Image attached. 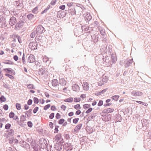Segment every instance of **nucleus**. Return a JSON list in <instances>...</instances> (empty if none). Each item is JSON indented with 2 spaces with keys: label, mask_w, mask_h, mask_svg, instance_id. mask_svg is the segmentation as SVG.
<instances>
[{
  "label": "nucleus",
  "mask_w": 151,
  "mask_h": 151,
  "mask_svg": "<svg viewBox=\"0 0 151 151\" xmlns=\"http://www.w3.org/2000/svg\"><path fill=\"white\" fill-rule=\"evenodd\" d=\"M40 150L46 148L47 145V140L44 138H42L39 139V141Z\"/></svg>",
  "instance_id": "nucleus-1"
},
{
  "label": "nucleus",
  "mask_w": 151,
  "mask_h": 151,
  "mask_svg": "<svg viewBox=\"0 0 151 151\" xmlns=\"http://www.w3.org/2000/svg\"><path fill=\"white\" fill-rule=\"evenodd\" d=\"M45 31V28L41 25H38L36 29V33L37 35L44 33Z\"/></svg>",
  "instance_id": "nucleus-2"
},
{
  "label": "nucleus",
  "mask_w": 151,
  "mask_h": 151,
  "mask_svg": "<svg viewBox=\"0 0 151 151\" xmlns=\"http://www.w3.org/2000/svg\"><path fill=\"white\" fill-rule=\"evenodd\" d=\"M31 145L35 151H41L40 145H38L35 140L31 143Z\"/></svg>",
  "instance_id": "nucleus-3"
},
{
  "label": "nucleus",
  "mask_w": 151,
  "mask_h": 151,
  "mask_svg": "<svg viewBox=\"0 0 151 151\" xmlns=\"http://www.w3.org/2000/svg\"><path fill=\"white\" fill-rule=\"evenodd\" d=\"M133 59H130L128 58L125 60L124 62V66L125 68H127L131 65L133 62Z\"/></svg>",
  "instance_id": "nucleus-4"
},
{
  "label": "nucleus",
  "mask_w": 151,
  "mask_h": 151,
  "mask_svg": "<svg viewBox=\"0 0 151 151\" xmlns=\"http://www.w3.org/2000/svg\"><path fill=\"white\" fill-rule=\"evenodd\" d=\"M24 22L22 20H20L15 25V29L16 30H19L20 28H22L24 25Z\"/></svg>",
  "instance_id": "nucleus-5"
},
{
  "label": "nucleus",
  "mask_w": 151,
  "mask_h": 151,
  "mask_svg": "<svg viewBox=\"0 0 151 151\" xmlns=\"http://www.w3.org/2000/svg\"><path fill=\"white\" fill-rule=\"evenodd\" d=\"M66 10H60L57 12V16L58 17L60 18H63L65 17L66 14Z\"/></svg>",
  "instance_id": "nucleus-6"
},
{
  "label": "nucleus",
  "mask_w": 151,
  "mask_h": 151,
  "mask_svg": "<svg viewBox=\"0 0 151 151\" xmlns=\"http://www.w3.org/2000/svg\"><path fill=\"white\" fill-rule=\"evenodd\" d=\"M19 143L20 146L25 149L28 150L30 148L29 144L24 140L20 141Z\"/></svg>",
  "instance_id": "nucleus-7"
},
{
  "label": "nucleus",
  "mask_w": 151,
  "mask_h": 151,
  "mask_svg": "<svg viewBox=\"0 0 151 151\" xmlns=\"http://www.w3.org/2000/svg\"><path fill=\"white\" fill-rule=\"evenodd\" d=\"M38 45V43L35 42H31L29 45V47L32 49V50H34L37 49V46Z\"/></svg>",
  "instance_id": "nucleus-8"
},
{
  "label": "nucleus",
  "mask_w": 151,
  "mask_h": 151,
  "mask_svg": "<svg viewBox=\"0 0 151 151\" xmlns=\"http://www.w3.org/2000/svg\"><path fill=\"white\" fill-rule=\"evenodd\" d=\"M63 147L64 149L66 151H70L73 149L72 146L70 143L65 144L63 145Z\"/></svg>",
  "instance_id": "nucleus-9"
},
{
  "label": "nucleus",
  "mask_w": 151,
  "mask_h": 151,
  "mask_svg": "<svg viewBox=\"0 0 151 151\" xmlns=\"http://www.w3.org/2000/svg\"><path fill=\"white\" fill-rule=\"evenodd\" d=\"M17 22L16 18L12 16L10 18L9 22V24L11 26H12L14 25Z\"/></svg>",
  "instance_id": "nucleus-10"
},
{
  "label": "nucleus",
  "mask_w": 151,
  "mask_h": 151,
  "mask_svg": "<svg viewBox=\"0 0 151 151\" xmlns=\"http://www.w3.org/2000/svg\"><path fill=\"white\" fill-rule=\"evenodd\" d=\"M27 61L29 63H33L35 61V57L32 54H30L28 57Z\"/></svg>",
  "instance_id": "nucleus-11"
},
{
  "label": "nucleus",
  "mask_w": 151,
  "mask_h": 151,
  "mask_svg": "<svg viewBox=\"0 0 151 151\" xmlns=\"http://www.w3.org/2000/svg\"><path fill=\"white\" fill-rule=\"evenodd\" d=\"M63 145L61 144H59L58 143H57L56 144H55V147L56 150L60 151L63 147Z\"/></svg>",
  "instance_id": "nucleus-12"
},
{
  "label": "nucleus",
  "mask_w": 151,
  "mask_h": 151,
  "mask_svg": "<svg viewBox=\"0 0 151 151\" xmlns=\"http://www.w3.org/2000/svg\"><path fill=\"white\" fill-rule=\"evenodd\" d=\"M114 110V109H111L110 108L105 109L103 110L102 113L104 114H108L109 113H111L113 112Z\"/></svg>",
  "instance_id": "nucleus-13"
},
{
  "label": "nucleus",
  "mask_w": 151,
  "mask_h": 151,
  "mask_svg": "<svg viewBox=\"0 0 151 151\" xmlns=\"http://www.w3.org/2000/svg\"><path fill=\"white\" fill-rule=\"evenodd\" d=\"M114 120L116 122H121L122 119L121 115L119 114H117L114 116Z\"/></svg>",
  "instance_id": "nucleus-14"
},
{
  "label": "nucleus",
  "mask_w": 151,
  "mask_h": 151,
  "mask_svg": "<svg viewBox=\"0 0 151 151\" xmlns=\"http://www.w3.org/2000/svg\"><path fill=\"white\" fill-rule=\"evenodd\" d=\"M143 93L140 91H132L131 93V94L134 96H139L143 95Z\"/></svg>",
  "instance_id": "nucleus-15"
},
{
  "label": "nucleus",
  "mask_w": 151,
  "mask_h": 151,
  "mask_svg": "<svg viewBox=\"0 0 151 151\" xmlns=\"http://www.w3.org/2000/svg\"><path fill=\"white\" fill-rule=\"evenodd\" d=\"M85 19L86 22H89L92 19V17L90 13H87L85 15Z\"/></svg>",
  "instance_id": "nucleus-16"
},
{
  "label": "nucleus",
  "mask_w": 151,
  "mask_h": 151,
  "mask_svg": "<svg viewBox=\"0 0 151 151\" xmlns=\"http://www.w3.org/2000/svg\"><path fill=\"white\" fill-rule=\"evenodd\" d=\"M45 38L43 36L41 35L38 36L37 35L36 36L35 38V40L36 41L37 40V41H40L41 42H42L43 40Z\"/></svg>",
  "instance_id": "nucleus-17"
},
{
  "label": "nucleus",
  "mask_w": 151,
  "mask_h": 151,
  "mask_svg": "<svg viewBox=\"0 0 151 151\" xmlns=\"http://www.w3.org/2000/svg\"><path fill=\"white\" fill-rule=\"evenodd\" d=\"M99 34H95L94 35H93V37H92V39L93 40V42H97L99 40L98 39L99 38Z\"/></svg>",
  "instance_id": "nucleus-18"
},
{
  "label": "nucleus",
  "mask_w": 151,
  "mask_h": 151,
  "mask_svg": "<svg viewBox=\"0 0 151 151\" xmlns=\"http://www.w3.org/2000/svg\"><path fill=\"white\" fill-rule=\"evenodd\" d=\"M72 89L73 91H76L79 90V87L77 84H73L72 86Z\"/></svg>",
  "instance_id": "nucleus-19"
},
{
  "label": "nucleus",
  "mask_w": 151,
  "mask_h": 151,
  "mask_svg": "<svg viewBox=\"0 0 151 151\" xmlns=\"http://www.w3.org/2000/svg\"><path fill=\"white\" fill-rule=\"evenodd\" d=\"M143 122L142 120H141L143 126L147 127L150 122V120L146 119H143Z\"/></svg>",
  "instance_id": "nucleus-20"
},
{
  "label": "nucleus",
  "mask_w": 151,
  "mask_h": 151,
  "mask_svg": "<svg viewBox=\"0 0 151 151\" xmlns=\"http://www.w3.org/2000/svg\"><path fill=\"white\" fill-rule=\"evenodd\" d=\"M69 12L72 15H76V11L74 6L71 8H70L69 9Z\"/></svg>",
  "instance_id": "nucleus-21"
},
{
  "label": "nucleus",
  "mask_w": 151,
  "mask_h": 151,
  "mask_svg": "<svg viewBox=\"0 0 151 151\" xmlns=\"http://www.w3.org/2000/svg\"><path fill=\"white\" fill-rule=\"evenodd\" d=\"M88 84L86 82H83V84L82 85L83 89L86 91H87L88 90L89 86Z\"/></svg>",
  "instance_id": "nucleus-22"
},
{
  "label": "nucleus",
  "mask_w": 151,
  "mask_h": 151,
  "mask_svg": "<svg viewBox=\"0 0 151 151\" xmlns=\"http://www.w3.org/2000/svg\"><path fill=\"white\" fill-rule=\"evenodd\" d=\"M82 126V124H80L77 125L74 129V132H78V131L81 129Z\"/></svg>",
  "instance_id": "nucleus-23"
},
{
  "label": "nucleus",
  "mask_w": 151,
  "mask_h": 151,
  "mask_svg": "<svg viewBox=\"0 0 151 151\" xmlns=\"http://www.w3.org/2000/svg\"><path fill=\"white\" fill-rule=\"evenodd\" d=\"M12 37L17 38L19 43L20 44L22 43V41L21 40V38L18 35L13 34L12 35Z\"/></svg>",
  "instance_id": "nucleus-24"
},
{
  "label": "nucleus",
  "mask_w": 151,
  "mask_h": 151,
  "mask_svg": "<svg viewBox=\"0 0 151 151\" xmlns=\"http://www.w3.org/2000/svg\"><path fill=\"white\" fill-rule=\"evenodd\" d=\"M59 83L62 86H65L66 85V82L64 78H61L60 79Z\"/></svg>",
  "instance_id": "nucleus-25"
},
{
  "label": "nucleus",
  "mask_w": 151,
  "mask_h": 151,
  "mask_svg": "<svg viewBox=\"0 0 151 151\" xmlns=\"http://www.w3.org/2000/svg\"><path fill=\"white\" fill-rule=\"evenodd\" d=\"M107 89V88L104 89L100 91L97 92V93H95V95L99 96L101 95L102 94L105 92Z\"/></svg>",
  "instance_id": "nucleus-26"
},
{
  "label": "nucleus",
  "mask_w": 151,
  "mask_h": 151,
  "mask_svg": "<svg viewBox=\"0 0 151 151\" xmlns=\"http://www.w3.org/2000/svg\"><path fill=\"white\" fill-rule=\"evenodd\" d=\"M34 17V15L31 13L28 14L27 16V18L29 19V20L30 21L32 20Z\"/></svg>",
  "instance_id": "nucleus-27"
},
{
  "label": "nucleus",
  "mask_w": 151,
  "mask_h": 151,
  "mask_svg": "<svg viewBox=\"0 0 151 151\" xmlns=\"http://www.w3.org/2000/svg\"><path fill=\"white\" fill-rule=\"evenodd\" d=\"M86 129L89 134L93 132V129L92 128L91 129V127L88 126H86Z\"/></svg>",
  "instance_id": "nucleus-28"
},
{
  "label": "nucleus",
  "mask_w": 151,
  "mask_h": 151,
  "mask_svg": "<svg viewBox=\"0 0 151 151\" xmlns=\"http://www.w3.org/2000/svg\"><path fill=\"white\" fill-rule=\"evenodd\" d=\"M45 69L42 68L39 69L38 71V73L39 75H42L45 73Z\"/></svg>",
  "instance_id": "nucleus-29"
},
{
  "label": "nucleus",
  "mask_w": 151,
  "mask_h": 151,
  "mask_svg": "<svg viewBox=\"0 0 151 151\" xmlns=\"http://www.w3.org/2000/svg\"><path fill=\"white\" fill-rule=\"evenodd\" d=\"M14 131L12 129H11L9 130V132H8L7 135L6 137V138H8L9 136H13L14 135Z\"/></svg>",
  "instance_id": "nucleus-30"
},
{
  "label": "nucleus",
  "mask_w": 151,
  "mask_h": 151,
  "mask_svg": "<svg viewBox=\"0 0 151 151\" xmlns=\"http://www.w3.org/2000/svg\"><path fill=\"white\" fill-rule=\"evenodd\" d=\"M58 80L56 79H53L52 81V85L53 86H57L58 85Z\"/></svg>",
  "instance_id": "nucleus-31"
},
{
  "label": "nucleus",
  "mask_w": 151,
  "mask_h": 151,
  "mask_svg": "<svg viewBox=\"0 0 151 151\" xmlns=\"http://www.w3.org/2000/svg\"><path fill=\"white\" fill-rule=\"evenodd\" d=\"M50 7L52 8V7L50 5H48L47 8L41 13V14H42L44 13H46Z\"/></svg>",
  "instance_id": "nucleus-32"
},
{
  "label": "nucleus",
  "mask_w": 151,
  "mask_h": 151,
  "mask_svg": "<svg viewBox=\"0 0 151 151\" xmlns=\"http://www.w3.org/2000/svg\"><path fill=\"white\" fill-rule=\"evenodd\" d=\"M73 99L72 97H69L64 100V101L67 102H71L73 101Z\"/></svg>",
  "instance_id": "nucleus-33"
},
{
  "label": "nucleus",
  "mask_w": 151,
  "mask_h": 151,
  "mask_svg": "<svg viewBox=\"0 0 151 151\" xmlns=\"http://www.w3.org/2000/svg\"><path fill=\"white\" fill-rule=\"evenodd\" d=\"M23 122H21L20 121V122L18 121L17 122L19 125L22 127H24L26 126V124L24 123Z\"/></svg>",
  "instance_id": "nucleus-34"
},
{
  "label": "nucleus",
  "mask_w": 151,
  "mask_h": 151,
  "mask_svg": "<svg viewBox=\"0 0 151 151\" xmlns=\"http://www.w3.org/2000/svg\"><path fill=\"white\" fill-rule=\"evenodd\" d=\"M119 97V96L116 95L112 96L111 97V98L115 101H117Z\"/></svg>",
  "instance_id": "nucleus-35"
},
{
  "label": "nucleus",
  "mask_w": 151,
  "mask_h": 151,
  "mask_svg": "<svg viewBox=\"0 0 151 151\" xmlns=\"http://www.w3.org/2000/svg\"><path fill=\"white\" fill-rule=\"evenodd\" d=\"M5 61V62H3V63L5 64L13 65L14 64V63L10 60H6Z\"/></svg>",
  "instance_id": "nucleus-36"
},
{
  "label": "nucleus",
  "mask_w": 151,
  "mask_h": 151,
  "mask_svg": "<svg viewBox=\"0 0 151 151\" xmlns=\"http://www.w3.org/2000/svg\"><path fill=\"white\" fill-rule=\"evenodd\" d=\"M88 26L87 25H83L81 26V29L82 31L84 30L85 31H88Z\"/></svg>",
  "instance_id": "nucleus-37"
},
{
  "label": "nucleus",
  "mask_w": 151,
  "mask_h": 151,
  "mask_svg": "<svg viewBox=\"0 0 151 151\" xmlns=\"http://www.w3.org/2000/svg\"><path fill=\"white\" fill-rule=\"evenodd\" d=\"M96 113H93L91 115L88 117V119H89L90 120H91L92 119L95 117L96 116Z\"/></svg>",
  "instance_id": "nucleus-38"
},
{
  "label": "nucleus",
  "mask_w": 151,
  "mask_h": 151,
  "mask_svg": "<svg viewBox=\"0 0 151 151\" xmlns=\"http://www.w3.org/2000/svg\"><path fill=\"white\" fill-rule=\"evenodd\" d=\"M6 100V98L3 96L2 95L0 97V102L1 103L5 102Z\"/></svg>",
  "instance_id": "nucleus-39"
},
{
  "label": "nucleus",
  "mask_w": 151,
  "mask_h": 151,
  "mask_svg": "<svg viewBox=\"0 0 151 151\" xmlns=\"http://www.w3.org/2000/svg\"><path fill=\"white\" fill-rule=\"evenodd\" d=\"M99 29L100 30V32L101 35L103 36H104L106 35V33L105 32V29H102V28L101 29L99 28Z\"/></svg>",
  "instance_id": "nucleus-40"
},
{
  "label": "nucleus",
  "mask_w": 151,
  "mask_h": 151,
  "mask_svg": "<svg viewBox=\"0 0 151 151\" xmlns=\"http://www.w3.org/2000/svg\"><path fill=\"white\" fill-rule=\"evenodd\" d=\"M32 12L35 14H37L38 12V7L37 6L35 7L32 11Z\"/></svg>",
  "instance_id": "nucleus-41"
},
{
  "label": "nucleus",
  "mask_w": 151,
  "mask_h": 151,
  "mask_svg": "<svg viewBox=\"0 0 151 151\" xmlns=\"http://www.w3.org/2000/svg\"><path fill=\"white\" fill-rule=\"evenodd\" d=\"M90 106L91 105L89 104H85L83 105V107L85 109H86L88 108H89Z\"/></svg>",
  "instance_id": "nucleus-42"
},
{
  "label": "nucleus",
  "mask_w": 151,
  "mask_h": 151,
  "mask_svg": "<svg viewBox=\"0 0 151 151\" xmlns=\"http://www.w3.org/2000/svg\"><path fill=\"white\" fill-rule=\"evenodd\" d=\"M26 116L23 114H22L20 117V121L24 122L26 120Z\"/></svg>",
  "instance_id": "nucleus-43"
},
{
  "label": "nucleus",
  "mask_w": 151,
  "mask_h": 151,
  "mask_svg": "<svg viewBox=\"0 0 151 151\" xmlns=\"http://www.w3.org/2000/svg\"><path fill=\"white\" fill-rule=\"evenodd\" d=\"M4 14L0 16V21H4L6 20V18L5 17V15Z\"/></svg>",
  "instance_id": "nucleus-44"
},
{
  "label": "nucleus",
  "mask_w": 151,
  "mask_h": 151,
  "mask_svg": "<svg viewBox=\"0 0 151 151\" xmlns=\"http://www.w3.org/2000/svg\"><path fill=\"white\" fill-rule=\"evenodd\" d=\"M16 107V109L18 110H20L21 109V104L18 103H17L15 105Z\"/></svg>",
  "instance_id": "nucleus-45"
},
{
  "label": "nucleus",
  "mask_w": 151,
  "mask_h": 151,
  "mask_svg": "<svg viewBox=\"0 0 151 151\" xmlns=\"http://www.w3.org/2000/svg\"><path fill=\"white\" fill-rule=\"evenodd\" d=\"M105 119H106L107 121H108L110 120L111 119V115L110 114H108L107 115Z\"/></svg>",
  "instance_id": "nucleus-46"
},
{
  "label": "nucleus",
  "mask_w": 151,
  "mask_h": 151,
  "mask_svg": "<svg viewBox=\"0 0 151 151\" xmlns=\"http://www.w3.org/2000/svg\"><path fill=\"white\" fill-rule=\"evenodd\" d=\"M27 87L29 89H35V87L34 86V85L32 84H28Z\"/></svg>",
  "instance_id": "nucleus-47"
},
{
  "label": "nucleus",
  "mask_w": 151,
  "mask_h": 151,
  "mask_svg": "<svg viewBox=\"0 0 151 151\" xmlns=\"http://www.w3.org/2000/svg\"><path fill=\"white\" fill-rule=\"evenodd\" d=\"M11 68H4L3 69V70L5 72L8 73H10V71H11Z\"/></svg>",
  "instance_id": "nucleus-48"
},
{
  "label": "nucleus",
  "mask_w": 151,
  "mask_h": 151,
  "mask_svg": "<svg viewBox=\"0 0 151 151\" xmlns=\"http://www.w3.org/2000/svg\"><path fill=\"white\" fill-rule=\"evenodd\" d=\"M61 137V134L60 133H59L57 134L55 137L59 141L60 140V138Z\"/></svg>",
  "instance_id": "nucleus-49"
},
{
  "label": "nucleus",
  "mask_w": 151,
  "mask_h": 151,
  "mask_svg": "<svg viewBox=\"0 0 151 151\" xmlns=\"http://www.w3.org/2000/svg\"><path fill=\"white\" fill-rule=\"evenodd\" d=\"M5 76H6L8 77L10 79H14V77L12 75H10L9 73H6L5 74Z\"/></svg>",
  "instance_id": "nucleus-50"
},
{
  "label": "nucleus",
  "mask_w": 151,
  "mask_h": 151,
  "mask_svg": "<svg viewBox=\"0 0 151 151\" xmlns=\"http://www.w3.org/2000/svg\"><path fill=\"white\" fill-rule=\"evenodd\" d=\"M15 116L14 113L12 111L9 114V117L10 118H13Z\"/></svg>",
  "instance_id": "nucleus-51"
},
{
  "label": "nucleus",
  "mask_w": 151,
  "mask_h": 151,
  "mask_svg": "<svg viewBox=\"0 0 151 151\" xmlns=\"http://www.w3.org/2000/svg\"><path fill=\"white\" fill-rule=\"evenodd\" d=\"M11 126V125L10 124L7 123L5 125V128L6 129H10Z\"/></svg>",
  "instance_id": "nucleus-52"
},
{
  "label": "nucleus",
  "mask_w": 151,
  "mask_h": 151,
  "mask_svg": "<svg viewBox=\"0 0 151 151\" xmlns=\"http://www.w3.org/2000/svg\"><path fill=\"white\" fill-rule=\"evenodd\" d=\"M33 101L35 104H37L38 103L39 100L36 97H34L33 98Z\"/></svg>",
  "instance_id": "nucleus-53"
},
{
  "label": "nucleus",
  "mask_w": 151,
  "mask_h": 151,
  "mask_svg": "<svg viewBox=\"0 0 151 151\" xmlns=\"http://www.w3.org/2000/svg\"><path fill=\"white\" fill-rule=\"evenodd\" d=\"M65 119H60L58 121V123L60 124H62L65 122Z\"/></svg>",
  "instance_id": "nucleus-54"
},
{
  "label": "nucleus",
  "mask_w": 151,
  "mask_h": 151,
  "mask_svg": "<svg viewBox=\"0 0 151 151\" xmlns=\"http://www.w3.org/2000/svg\"><path fill=\"white\" fill-rule=\"evenodd\" d=\"M59 127L58 125H56L55 127V131L54 133H58V132L59 130L58 129V128H59Z\"/></svg>",
  "instance_id": "nucleus-55"
},
{
  "label": "nucleus",
  "mask_w": 151,
  "mask_h": 151,
  "mask_svg": "<svg viewBox=\"0 0 151 151\" xmlns=\"http://www.w3.org/2000/svg\"><path fill=\"white\" fill-rule=\"evenodd\" d=\"M3 10L4 13L6 12L7 14L10 13V11L8 10V9L6 8V7L4 8Z\"/></svg>",
  "instance_id": "nucleus-56"
},
{
  "label": "nucleus",
  "mask_w": 151,
  "mask_h": 151,
  "mask_svg": "<svg viewBox=\"0 0 151 151\" xmlns=\"http://www.w3.org/2000/svg\"><path fill=\"white\" fill-rule=\"evenodd\" d=\"M91 28L90 26L88 27V31L87 32V33H91L92 31H93V29L92 28L91 29Z\"/></svg>",
  "instance_id": "nucleus-57"
},
{
  "label": "nucleus",
  "mask_w": 151,
  "mask_h": 151,
  "mask_svg": "<svg viewBox=\"0 0 151 151\" xmlns=\"http://www.w3.org/2000/svg\"><path fill=\"white\" fill-rule=\"evenodd\" d=\"M27 124L28 127L31 128L33 126V124L31 121H28L27 122Z\"/></svg>",
  "instance_id": "nucleus-58"
},
{
  "label": "nucleus",
  "mask_w": 151,
  "mask_h": 151,
  "mask_svg": "<svg viewBox=\"0 0 151 151\" xmlns=\"http://www.w3.org/2000/svg\"><path fill=\"white\" fill-rule=\"evenodd\" d=\"M22 60L23 64H25L26 62L25 60V55L24 52L23 53V54L22 57Z\"/></svg>",
  "instance_id": "nucleus-59"
},
{
  "label": "nucleus",
  "mask_w": 151,
  "mask_h": 151,
  "mask_svg": "<svg viewBox=\"0 0 151 151\" xmlns=\"http://www.w3.org/2000/svg\"><path fill=\"white\" fill-rule=\"evenodd\" d=\"M79 120V118H76L73 119V123L76 124H77L78 121Z\"/></svg>",
  "instance_id": "nucleus-60"
},
{
  "label": "nucleus",
  "mask_w": 151,
  "mask_h": 151,
  "mask_svg": "<svg viewBox=\"0 0 151 151\" xmlns=\"http://www.w3.org/2000/svg\"><path fill=\"white\" fill-rule=\"evenodd\" d=\"M74 108L76 109H81L80 105L79 104H77L74 106Z\"/></svg>",
  "instance_id": "nucleus-61"
},
{
  "label": "nucleus",
  "mask_w": 151,
  "mask_h": 151,
  "mask_svg": "<svg viewBox=\"0 0 151 151\" xmlns=\"http://www.w3.org/2000/svg\"><path fill=\"white\" fill-rule=\"evenodd\" d=\"M50 106V104H48L44 106L43 109L44 110H46L48 109Z\"/></svg>",
  "instance_id": "nucleus-62"
},
{
  "label": "nucleus",
  "mask_w": 151,
  "mask_h": 151,
  "mask_svg": "<svg viewBox=\"0 0 151 151\" xmlns=\"http://www.w3.org/2000/svg\"><path fill=\"white\" fill-rule=\"evenodd\" d=\"M103 104V101L101 100H100L98 104V106H101Z\"/></svg>",
  "instance_id": "nucleus-63"
},
{
  "label": "nucleus",
  "mask_w": 151,
  "mask_h": 151,
  "mask_svg": "<svg viewBox=\"0 0 151 151\" xmlns=\"http://www.w3.org/2000/svg\"><path fill=\"white\" fill-rule=\"evenodd\" d=\"M39 107H36L33 110V112L34 114H36L38 111Z\"/></svg>",
  "instance_id": "nucleus-64"
}]
</instances>
